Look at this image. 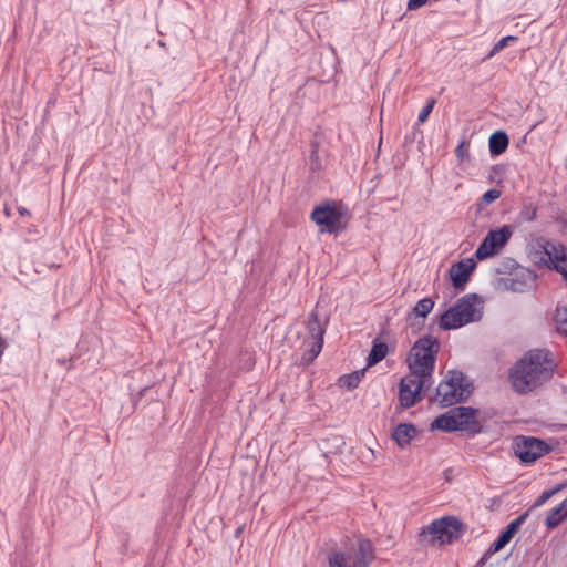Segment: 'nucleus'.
<instances>
[{"label":"nucleus","mask_w":567,"mask_h":567,"mask_svg":"<svg viewBox=\"0 0 567 567\" xmlns=\"http://www.w3.org/2000/svg\"><path fill=\"white\" fill-rule=\"evenodd\" d=\"M556 369L550 350L530 349L509 369L508 381L514 392L527 394L549 382Z\"/></svg>","instance_id":"1"},{"label":"nucleus","mask_w":567,"mask_h":567,"mask_svg":"<svg viewBox=\"0 0 567 567\" xmlns=\"http://www.w3.org/2000/svg\"><path fill=\"white\" fill-rule=\"evenodd\" d=\"M483 300L476 293H467L440 315L437 323L441 330H454L471 322L480 321L483 316Z\"/></svg>","instance_id":"2"},{"label":"nucleus","mask_w":567,"mask_h":567,"mask_svg":"<svg viewBox=\"0 0 567 567\" xmlns=\"http://www.w3.org/2000/svg\"><path fill=\"white\" fill-rule=\"evenodd\" d=\"M439 351L440 341L437 338L427 334L417 339L406 358L409 370L413 374L432 377Z\"/></svg>","instance_id":"3"},{"label":"nucleus","mask_w":567,"mask_h":567,"mask_svg":"<svg viewBox=\"0 0 567 567\" xmlns=\"http://www.w3.org/2000/svg\"><path fill=\"white\" fill-rule=\"evenodd\" d=\"M474 391L472 382H465V375L460 370H450L435 391L434 400L441 408L466 402Z\"/></svg>","instance_id":"4"},{"label":"nucleus","mask_w":567,"mask_h":567,"mask_svg":"<svg viewBox=\"0 0 567 567\" xmlns=\"http://www.w3.org/2000/svg\"><path fill=\"white\" fill-rule=\"evenodd\" d=\"M464 524L457 517L443 516L425 526L419 535L424 546L452 544L462 536Z\"/></svg>","instance_id":"5"},{"label":"nucleus","mask_w":567,"mask_h":567,"mask_svg":"<svg viewBox=\"0 0 567 567\" xmlns=\"http://www.w3.org/2000/svg\"><path fill=\"white\" fill-rule=\"evenodd\" d=\"M310 218L322 233L338 234L346 229L350 214L341 202H327L315 206Z\"/></svg>","instance_id":"6"},{"label":"nucleus","mask_w":567,"mask_h":567,"mask_svg":"<svg viewBox=\"0 0 567 567\" xmlns=\"http://www.w3.org/2000/svg\"><path fill=\"white\" fill-rule=\"evenodd\" d=\"M375 548L371 540L360 539L358 546L331 550L328 556L329 567H369L375 559Z\"/></svg>","instance_id":"7"},{"label":"nucleus","mask_w":567,"mask_h":567,"mask_svg":"<svg viewBox=\"0 0 567 567\" xmlns=\"http://www.w3.org/2000/svg\"><path fill=\"white\" fill-rule=\"evenodd\" d=\"M326 326L327 320L321 321L317 311L310 312L305 321L308 337L302 342V347H305V351L301 357L302 363L310 364L321 352Z\"/></svg>","instance_id":"8"},{"label":"nucleus","mask_w":567,"mask_h":567,"mask_svg":"<svg viewBox=\"0 0 567 567\" xmlns=\"http://www.w3.org/2000/svg\"><path fill=\"white\" fill-rule=\"evenodd\" d=\"M430 378L413 374L410 371L409 375L401 379L399 383V401L403 409L412 408L422 401L423 392L430 389V384H427Z\"/></svg>","instance_id":"9"},{"label":"nucleus","mask_w":567,"mask_h":567,"mask_svg":"<svg viewBox=\"0 0 567 567\" xmlns=\"http://www.w3.org/2000/svg\"><path fill=\"white\" fill-rule=\"evenodd\" d=\"M514 270H518L520 278L507 279L508 284H506V286L508 289L517 292H524L535 287L537 275L529 269L520 268L514 258H504L494 269L495 274L498 275L512 274Z\"/></svg>","instance_id":"10"},{"label":"nucleus","mask_w":567,"mask_h":567,"mask_svg":"<svg viewBox=\"0 0 567 567\" xmlns=\"http://www.w3.org/2000/svg\"><path fill=\"white\" fill-rule=\"evenodd\" d=\"M513 450L523 464H533L543 455L549 453L551 447L546 441L538 437L516 436Z\"/></svg>","instance_id":"11"},{"label":"nucleus","mask_w":567,"mask_h":567,"mask_svg":"<svg viewBox=\"0 0 567 567\" xmlns=\"http://www.w3.org/2000/svg\"><path fill=\"white\" fill-rule=\"evenodd\" d=\"M567 250H534V261L561 275L567 286Z\"/></svg>","instance_id":"12"},{"label":"nucleus","mask_w":567,"mask_h":567,"mask_svg":"<svg viewBox=\"0 0 567 567\" xmlns=\"http://www.w3.org/2000/svg\"><path fill=\"white\" fill-rule=\"evenodd\" d=\"M529 516V511L524 512L514 520H512L498 535V537L491 544L484 556L478 561V565H483L485 560L503 549L514 537V535L518 532L520 526L525 523L527 517Z\"/></svg>","instance_id":"13"},{"label":"nucleus","mask_w":567,"mask_h":567,"mask_svg":"<svg viewBox=\"0 0 567 567\" xmlns=\"http://www.w3.org/2000/svg\"><path fill=\"white\" fill-rule=\"evenodd\" d=\"M480 410L472 406H455L451 409V413L457 423L467 422L468 424L460 425V431H465L471 435L483 432L481 422L476 419Z\"/></svg>","instance_id":"14"},{"label":"nucleus","mask_w":567,"mask_h":567,"mask_svg":"<svg viewBox=\"0 0 567 567\" xmlns=\"http://www.w3.org/2000/svg\"><path fill=\"white\" fill-rule=\"evenodd\" d=\"M475 268L476 261L473 258H466L455 262L450 270L452 286L456 290H464Z\"/></svg>","instance_id":"15"},{"label":"nucleus","mask_w":567,"mask_h":567,"mask_svg":"<svg viewBox=\"0 0 567 567\" xmlns=\"http://www.w3.org/2000/svg\"><path fill=\"white\" fill-rule=\"evenodd\" d=\"M513 235V226L504 225L498 229H491L477 248H503Z\"/></svg>","instance_id":"16"},{"label":"nucleus","mask_w":567,"mask_h":567,"mask_svg":"<svg viewBox=\"0 0 567 567\" xmlns=\"http://www.w3.org/2000/svg\"><path fill=\"white\" fill-rule=\"evenodd\" d=\"M416 433L417 429L414 424L400 423L393 429L391 436L401 449H404L411 443Z\"/></svg>","instance_id":"17"},{"label":"nucleus","mask_w":567,"mask_h":567,"mask_svg":"<svg viewBox=\"0 0 567 567\" xmlns=\"http://www.w3.org/2000/svg\"><path fill=\"white\" fill-rule=\"evenodd\" d=\"M509 145V137L503 130L493 132L488 138V151L492 157H497L506 152Z\"/></svg>","instance_id":"18"},{"label":"nucleus","mask_w":567,"mask_h":567,"mask_svg":"<svg viewBox=\"0 0 567 567\" xmlns=\"http://www.w3.org/2000/svg\"><path fill=\"white\" fill-rule=\"evenodd\" d=\"M468 424L467 422L457 423L454 419L453 414L451 413V410H449L446 413L439 415L433 420L431 423V430L432 431H442L446 433L460 431V425Z\"/></svg>","instance_id":"19"},{"label":"nucleus","mask_w":567,"mask_h":567,"mask_svg":"<svg viewBox=\"0 0 567 567\" xmlns=\"http://www.w3.org/2000/svg\"><path fill=\"white\" fill-rule=\"evenodd\" d=\"M389 348L388 344L380 340V337H377L372 341V348L367 358V367H373L377 363L381 362L388 354Z\"/></svg>","instance_id":"20"},{"label":"nucleus","mask_w":567,"mask_h":567,"mask_svg":"<svg viewBox=\"0 0 567 567\" xmlns=\"http://www.w3.org/2000/svg\"><path fill=\"white\" fill-rule=\"evenodd\" d=\"M566 518L565 507L563 506V503H560L548 513L544 524L547 528L551 529L559 526Z\"/></svg>","instance_id":"21"},{"label":"nucleus","mask_w":567,"mask_h":567,"mask_svg":"<svg viewBox=\"0 0 567 567\" xmlns=\"http://www.w3.org/2000/svg\"><path fill=\"white\" fill-rule=\"evenodd\" d=\"M434 307V301L432 298L426 297L417 301V303L413 307L412 312L409 315V318H426L427 315L432 311Z\"/></svg>","instance_id":"22"},{"label":"nucleus","mask_w":567,"mask_h":567,"mask_svg":"<svg viewBox=\"0 0 567 567\" xmlns=\"http://www.w3.org/2000/svg\"><path fill=\"white\" fill-rule=\"evenodd\" d=\"M364 373H365V369L354 371L349 374H343L339 378V381H338L339 385L341 388H347L348 390H353V389L358 388V385L361 381V378L364 375Z\"/></svg>","instance_id":"23"},{"label":"nucleus","mask_w":567,"mask_h":567,"mask_svg":"<svg viewBox=\"0 0 567 567\" xmlns=\"http://www.w3.org/2000/svg\"><path fill=\"white\" fill-rule=\"evenodd\" d=\"M555 322L557 326V330L567 336V306L558 307L555 312Z\"/></svg>","instance_id":"24"},{"label":"nucleus","mask_w":567,"mask_h":567,"mask_svg":"<svg viewBox=\"0 0 567 567\" xmlns=\"http://www.w3.org/2000/svg\"><path fill=\"white\" fill-rule=\"evenodd\" d=\"M455 156L460 163L470 159V141L463 137L455 148Z\"/></svg>","instance_id":"25"},{"label":"nucleus","mask_w":567,"mask_h":567,"mask_svg":"<svg viewBox=\"0 0 567 567\" xmlns=\"http://www.w3.org/2000/svg\"><path fill=\"white\" fill-rule=\"evenodd\" d=\"M518 41V38L515 37V35H506L504 38H502L494 47L493 49L491 50V52L488 53L487 55V59H491L492 56H494L495 54H497L498 52H501L504 48L511 45V44H514Z\"/></svg>","instance_id":"26"},{"label":"nucleus","mask_w":567,"mask_h":567,"mask_svg":"<svg viewBox=\"0 0 567 567\" xmlns=\"http://www.w3.org/2000/svg\"><path fill=\"white\" fill-rule=\"evenodd\" d=\"M537 215V206L533 203L525 204L519 213V217L524 221H533Z\"/></svg>","instance_id":"27"},{"label":"nucleus","mask_w":567,"mask_h":567,"mask_svg":"<svg viewBox=\"0 0 567 567\" xmlns=\"http://www.w3.org/2000/svg\"><path fill=\"white\" fill-rule=\"evenodd\" d=\"M501 194H502L501 190H498L496 188H491L487 192H485L483 194V196L480 198L478 205L480 206H488L493 202H495L497 198H499Z\"/></svg>","instance_id":"28"},{"label":"nucleus","mask_w":567,"mask_h":567,"mask_svg":"<svg viewBox=\"0 0 567 567\" xmlns=\"http://www.w3.org/2000/svg\"><path fill=\"white\" fill-rule=\"evenodd\" d=\"M435 103H436V100L434 97H430L426 101V104L422 107L421 112L419 113V116H417L419 123H424L429 118L430 114L433 111Z\"/></svg>","instance_id":"29"},{"label":"nucleus","mask_w":567,"mask_h":567,"mask_svg":"<svg viewBox=\"0 0 567 567\" xmlns=\"http://www.w3.org/2000/svg\"><path fill=\"white\" fill-rule=\"evenodd\" d=\"M506 167L503 164H496L491 167V181L497 184L503 182Z\"/></svg>","instance_id":"30"},{"label":"nucleus","mask_w":567,"mask_h":567,"mask_svg":"<svg viewBox=\"0 0 567 567\" xmlns=\"http://www.w3.org/2000/svg\"><path fill=\"white\" fill-rule=\"evenodd\" d=\"M417 134H422V132L420 131L417 125H413L411 131L404 135L403 146H411L414 143Z\"/></svg>","instance_id":"31"},{"label":"nucleus","mask_w":567,"mask_h":567,"mask_svg":"<svg viewBox=\"0 0 567 567\" xmlns=\"http://www.w3.org/2000/svg\"><path fill=\"white\" fill-rule=\"evenodd\" d=\"M501 250H475V257L477 260H485L495 257Z\"/></svg>","instance_id":"32"},{"label":"nucleus","mask_w":567,"mask_h":567,"mask_svg":"<svg viewBox=\"0 0 567 567\" xmlns=\"http://www.w3.org/2000/svg\"><path fill=\"white\" fill-rule=\"evenodd\" d=\"M551 496V494L548 492V489L544 491L539 497L535 501L533 507H538L544 505Z\"/></svg>","instance_id":"33"},{"label":"nucleus","mask_w":567,"mask_h":567,"mask_svg":"<svg viewBox=\"0 0 567 567\" xmlns=\"http://www.w3.org/2000/svg\"><path fill=\"white\" fill-rule=\"evenodd\" d=\"M426 2H427V0H409L406 8H408V10H416V9L423 7Z\"/></svg>","instance_id":"34"},{"label":"nucleus","mask_w":567,"mask_h":567,"mask_svg":"<svg viewBox=\"0 0 567 567\" xmlns=\"http://www.w3.org/2000/svg\"><path fill=\"white\" fill-rule=\"evenodd\" d=\"M310 168H311V171H316V169L319 168V161H318L317 150H316L315 146H313V148L311 151Z\"/></svg>","instance_id":"35"},{"label":"nucleus","mask_w":567,"mask_h":567,"mask_svg":"<svg viewBox=\"0 0 567 567\" xmlns=\"http://www.w3.org/2000/svg\"><path fill=\"white\" fill-rule=\"evenodd\" d=\"M561 486L560 484H557L556 486H554L553 488L548 489V492L551 494V496L556 495L557 493L561 492Z\"/></svg>","instance_id":"36"},{"label":"nucleus","mask_w":567,"mask_h":567,"mask_svg":"<svg viewBox=\"0 0 567 567\" xmlns=\"http://www.w3.org/2000/svg\"><path fill=\"white\" fill-rule=\"evenodd\" d=\"M18 212H19L20 216H23V217L31 215L30 212L25 207H19Z\"/></svg>","instance_id":"37"},{"label":"nucleus","mask_w":567,"mask_h":567,"mask_svg":"<svg viewBox=\"0 0 567 567\" xmlns=\"http://www.w3.org/2000/svg\"><path fill=\"white\" fill-rule=\"evenodd\" d=\"M565 507V516H567V497L561 502Z\"/></svg>","instance_id":"38"},{"label":"nucleus","mask_w":567,"mask_h":567,"mask_svg":"<svg viewBox=\"0 0 567 567\" xmlns=\"http://www.w3.org/2000/svg\"><path fill=\"white\" fill-rule=\"evenodd\" d=\"M559 484H560V486H561V489H563V491H564L565 488H567V480H566V481H564V482H561V483H559Z\"/></svg>","instance_id":"39"},{"label":"nucleus","mask_w":567,"mask_h":567,"mask_svg":"<svg viewBox=\"0 0 567 567\" xmlns=\"http://www.w3.org/2000/svg\"><path fill=\"white\" fill-rule=\"evenodd\" d=\"M241 530H243V527H238V528L236 529L235 535L238 537V536L240 535Z\"/></svg>","instance_id":"40"},{"label":"nucleus","mask_w":567,"mask_h":567,"mask_svg":"<svg viewBox=\"0 0 567 567\" xmlns=\"http://www.w3.org/2000/svg\"><path fill=\"white\" fill-rule=\"evenodd\" d=\"M550 248H557V246L551 245V247H550ZM558 248L564 249V248H565V246H564V245H558Z\"/></svg>","instance_id":"41"},{"label":"nucleus","mask_w":567,"mask_h":567,"mask_svg":"<svg viewBox=\"0 0 567 567\" xmlns=\"http://www.w3.org/2000/svg\"><path fill=\"white\" fill-rule=\"evenodd\" d=\"M564 227L567 229V220L563 221Z\"/></svg>","instance_id":"42"},{"label":"nucleus","mask_w":567,"mask_h":567,"mask_svg":"<svg viewBox=\"0 0 567 567\" xmlns=\"http://www.w3.org/2000/svg\"><path fill=\"white\" fill-rule=\"evenodd\" d=\"M540 121H538L537 123L533 124V128H535L538 124H539Z\"/></svg>","instance_id":"43"}]
</instances>
